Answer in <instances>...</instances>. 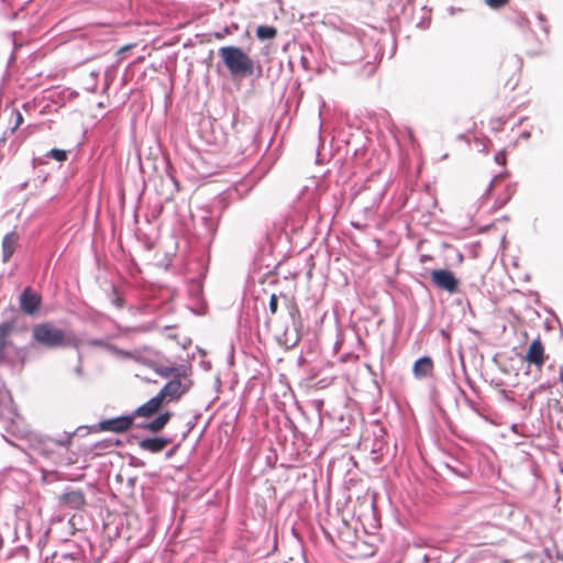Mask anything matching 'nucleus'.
<instances>
[{
	"instance_id": "1",
	"label": "nucleus",
	"mask_w": 563,
	"mask_h": 563,
	"mask_svg": "<svg viewBox=\"0 0 563 563\" xmlns=\"http://www.w3.org/2000/svg\"><path fill=\"white\" fill-rule=\"evenodd\" d=\"M32 339L47 349H79L81 345V340L74 332L57 328L49 321L35 324L32 329Z\"/></svg>"
},
{
	"instance_id": "2",
	"label": "nucleus",
	"mask_w": 563,
	"mask_h": 563,
	"mask_svg": "<svg viewBox=\"0 0 563 563\" xmlns=\"http://www.w3.org/2000/svg\"><path fill=\"white\" fill-rule=\"evenodd\" d=\"M219 56L233 77H250L253 75L254 62L241 47H220Z\"/></svg>"
},
{
	"instance_id": "3",
	"label": "nucleus",
	"mask_w": 563,
	"mask_h": 563,
	"mask_svg": "<svg viewBox=\"0 0 563 563\" xmlns=\"http://www.w3.org/2000/svg\"><path fill=\"white\" fill-rule=\"evenodd\" d=\"M192 387V380L187 373H177L176 377L168 380L158 391V396L165 404L177 402Z\"/></svg>"
},
{
	"instance_id": "4",
	"label": "nucleus",
	"mask_w": 563,
	"mask_h": 563,
	"mask_svg": "<svg viewBox=\"0 0 563 563\" xmlns=\"http://www.w3.org/2000/svg\"><path fill=\"white\" fill-rule=\"evenodd\" d=\"M364 542L360 540L356 534L350 529L341 531L338 536L336 548L343 555L350 559H361L367 555L362 548Z\"/></svg>"
},
{
	"instance_id": "5",
	"label": "nucleus",
	"mask_w": 563,
	"mask_h": 563,
	"mask_svg": "<svg viewBox=\"0 0 563 563\" xmlns=\"http://www.w3.org/2000/svg\"><path fill=\"white\" fill-rule=\"evenodd\" d=\"M282 297L285 299L289 317L292 321L294 330L295 332L291 334L290 338L287 336V332H285V343L290 342L291 345H295L299 339V330L302 328V318L300 313V309L298 307V303L295 299V297L287 298V296L282 295Z\"/></svg>"
},
{
	"instance_id": "6",
	"label": "nucleus",
	"mask_w": 563,
	"mask_h": 563,
	"mask_svg": "<svg viewBox=\"0 0 563 563\" xmlns=\"http://www.w3.org/2000/svg\"><path fill=\"white\" fill-rule=\"evenodd\" d=\"M432 283L440 289L454 294L459 289V282L454 274L448 269H433L431 272Z\"/></svg>"
},
{
	"instance_id": "7",
	"label": "nucleus",
	"mask_w": 563,
	"mask_h": 563,
	"mask_svg": "<svg viewBox=\"0 0 563 563\" xmlns=\"http://www.w3.org/2000/svg\"><path fill=\"white\" fill-rule=\"evenodd\" d=\"M20 309L25 314H35L42 305V297L40 294L34 291L31 287H26L20 295L19 298Z\"/></svg>"
},
{
	"instance_id": "8",
	"label": "nucleus",
	"mask_w": 563,
	"mask_h": 563,
	"mask_svg": "<svg viewBox=\"0 0 563 563\" xmlns=\"http://www.w3.org/2000/svg\"><path fill=\"white\" fill-rule=\"evenodd\" d=\"M133 416H120L107 420H102L99 423V428L102 431H111L115 433L125 432L131 429L133 424Z\"/></svg>"
},
{
	"instance_id": "9",
	"label": "nucleus",
	"mask_w": 563,
	"mask_h": 563,
	"mask_svg": "<svg viewBox=\"0 0 563 563\" xmlns=\"http://www.w3.org/2000/svg\"><path fill=\"white\" fill-rule=\"evenodd\" d=\"M545 358L543 343L540 339L533 340L528 347L525 361L540 369L544 365Z\"/></svg>"
},
{
	"instance_id": "10",
	"label": "nucleus",
	"mask_w": 563,
	"mask_h": 563,
	"mask_svg": "<svg viewBox=\"0 0 563 563\" xmlns=\"http://www.w3.org/2000/svg\"><path fill=\"white\" fill-rule=\"evenodd\" d=\"M58 500L60 506L70 509H81L86 505L85 494L79 489H70L64 492L58 497Z\"/></svg>"
},
{
	"instance_id": "11",
	"label": "nucleus",
	"mask_w": 563,
	"mask_h": 563,
	"mask_svg": "<svg viewBox=\"0 0 563 563\" xmlns=\"http://www.w3.org/2000/svg\"><path fill=\"white\" fill-rule=\"evenodd\" d=\"M165 402L162 398L156 395L145 404L137 407L134 411L133 417L150 418L158 413Z\"/></svg>"
},
{
	"instance_id": "12",
	"label": "nucleus",
	"mask_w": 563,
	"mask_h": 563,
	"mask_svg": "<svg viewBox=\"0 0 563 563\" xmlns=\"http://www.w3.org/2000/svg\"><path fill=\"white\" fill-rule=\"evenodd\" d=\"M170 442L172 440L168 438H145L139 442V446L150 453H161Z\"/></svg>"
},
{
	"instance_id": "13",
	"label": "nucleus",
	"mask_w": 563,
	"mask_h": 563,
	"mask_svg": "<svg viewBox=\"0 0 563 563\" xmlns=\"http://www.w3.org/2000/svg\"><path fill=\"white\" fill-rule=\"evenodd\" d=\"M20 235L16 231H11L3 236L2 240V262L8 263L15 252Z\"/></svg>"
},
{
	"instance_id": "14",
	"label": "nucleus",
	"mask_w": 563,
	"mask_h": 563,
	"mask_svg": "<svg viewBox=\"0 0 563 563\" xmlns=\"http://www.w3.org/2000/svg\"><path fill=\"white\" fill-rule=\"evenodd\" d=\"M434 364L430 356L418 358L412 367V373L416 378H424L433 374Z\"/></svg>"
},
{
	"instance_id": "15",
	"label": "nucleus",
	"mask_w": 563,
	"mask_h": 563,
	"mask_svg": "<svg viewBox=\"0 0 563 563\" xmlns=\"http://www.w3.org/2000/svg\"><path fill=\"white\" fill-rule=\"evenodd\" d=\"M172 417L173 413L170 411L159 412L154 420L142 424L141 428L152 433H158L166 427V424L170 421Z\"/></svg>"
},
{
	"instance_id": "16",
	"label": "nucleus",
	"mask_w": 563,
	"mask_h": 563,
	"mask_svg": "<svg viewBox=\"0 0 563 563\" xmlns=\"http://www.w3.org/2000/svg\"><path fill=\"white\" fill-rule=\"evenodd\" d=\"M277 29L268 25H260L256 29V36L261 40H272L276 37Z\"/></svg>"
},
{
	"instance_id": "17",
	"label": "nucleus",
	"mask_w": 563,
	"mask_h": 563,
	"mask_svg": "<svg viewBox=\"0 0 563 563\" xmlns=\"http://www.w3.org/2000/svg\"><path fill=\"white\" fill-rule=\"evenodd\" d=\"M155 373H157L162 377H176L177 373H186L185 369H181L178 366H157L155 368Z\"/></svg>"
},
{
	"instance_id": "18",
	"label": "nucleus",
	"mask_w": 563,
	"mask_h": 563,
	"mask_svg": "<svg viewBox=\"0 0 563 563\" xmlns=\"http://www.w3.org/2000/svg\"><path fill=\"white\" fill-rule=\"evenodd\" d=\"M46 156L54 158L57 162H65L67 159V152L64 150L53 148L47 153Z\"/></svg>"
},
{
	"instance_id": "19",
	"label": "nucleus",
	"mask_w": 563,
	"mask_h": 563,
	"mask_svg": "<svg viewBox=\"0 0 563 563\" xmlns=\"http://www.w3.org/2000/svg\"><path fill=\"white\" fill-rule=\"evenodd\" d=\"M11 115L14 118V124L11 128V132L13 133V132H15L21 126V124L23 123L24 119H23L22 113L18 109H12L11 110Z\"/></svg>"
},
{
	"instance_id": "20",
	"label": "nucleus",
	"mask_w": 563,
	"mask_h": 563,
	"mask_svg": "<svg viewBox=\"0 0 563 563\" xmlns=\"http://www.w3.org/2000/svg\"><path fill=\"white\" fill-rule=\"evenodd\" d=\"M501 180H503V176H500V175H499V176H495V177L493 178V180H492V183H490V185H489V187H488V189H487V192H486L487 197H492V196H493V191H494V189L496 188V186H498V184H499Z\"/></svg>"
},
{
	"instance_id": "21",
	"label": "nucleus",
	"mask_w": 563,
	"mask_h": 563,
	"mask_svg": "<svg viewBox=\"0 0 563 563\" xmlns=\"http://www.w3.org/2000/svg\"><path fill=\"white\" fill-rule=\"evenodd\" d=\"M485 1H486L487 5L493 9L503 8L509 2V0H485Z\"/></svg>"
},
{
	"instance_id": "22",
	"label": "nucleus",
	"mask_w": 563,
	"mask_h": 563,
	"mask_svg": "<svg viewBox=\"0 0 563 563\" xmlns=\"http://www.w3.org/2000/svg\"><path fill=\"white\" fill-rule=\"evenodd\" d=\"M278 309V296L273 294L269 298V311L272 314H275Z\"/></svg>"
},
{
	"instance_id": "23",
	"label": "nucleus",
	"mask_w": 563,
	"mask_h": 563,
	"mask_svg": "<svg viewBox=\"0 0 563 563\" xmlns=\"http://www.w3.org/2000/svg\"><path fill=\"white\" fill-rule=\"evenodd\" d=\"M71 440H73V437L68 435V437L64 438L63 440H58L57 443L62 446H69L71 443Z\"/></svg>"
},
{
	"instance_id": "24",
	"label": "nucleus",
	"mask_w": 563,
	"mask_h": 563,
	"mask_svg": "<svg viewBox=\"0 0 563 563\" xmlns=\"http://www.w3.org/2000/svg\"><path fill=\"white\" fill-rule=\"evenodd\" d=\"M508 199H509V195H506V196H505L504 198H501V199H498V198H497V199L495 200V205H497L498 207H501V206H504V205L508 201Z\"/></svg>"
},
{
	"instance_id": "25",
	"label": "nucleus",
	"mask_w": 563,
	"mask_h": 563,
	"mask_svg": "<svg viewBox=\"0 0 563 563\" xmlns=\"http://www.w3.org/2000/svg\"><path fill=\"white\" fill-rule=\"evenodd\" d=\"M496 162L498 164H505L506 163V155L504 153H499L496 155Z\"/></svg>"
},
{
	"instance_id": "26",
	"label": "nucleus",
	"mask_w": 563,
	"mask_h": 563,
	"mask_svg": "<svg viewBox=\"0 0 563 563\" xmlns=\"http://www.w3.org/2000/svg\"><path fill=\"white\" fill-rule=\"evenodd\" d=\"M90 344L95 345V346H103V341L102 340H91Z\"/></svg>"
}]
</instances>
